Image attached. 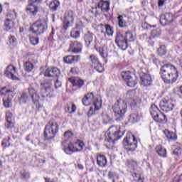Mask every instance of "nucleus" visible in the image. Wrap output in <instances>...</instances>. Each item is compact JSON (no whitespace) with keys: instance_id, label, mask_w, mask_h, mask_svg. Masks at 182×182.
Instances as JSON below:
<instances>
[{"instance_id":"nucleus-15","label":"nucleus","mask_w":182,"mask_h":182,"mask_svg":"<svg viewBox=\"0 0 182 182\" xmlns=\"http://www.w3.org/2000/svg\"><path fill=\"white\" fill-rule=\"evenodd\" d=\"M69 46L68 52H73V53H80L83 49V45L77 41H70Z\"/></svg>"},{"instance_id":"nucleus-2","label":"nucleus","mask_w":182,"mask_h":182,"mask_svg":"<svg viewBox=\"0 0 182 182\" xmlns=\"http://www.w3.org/2000/svg\"><path fill=\"white\" fill-rule=\"evenodd\" d=\"M123 133L120 132V127L112 126L109 128L105 135V144L108 148L112 147L114 141L122 139Z\"/></svg>"},{"instance_id":"nucleus-43","label":"nucleus","mask_w":182,"mask_h":182,"mask_svg":"<svg viewBox=\"0 0 182 182\" xmlns=\"http://www.w3.org/2000/svg\"><path fill=\"white\" fill-rule=\"evenodd\" d=\"M102 26H104V28H105V33H107L108 36H113V28H112V26H110V25L106 24L105 26L102 25Z\"/></svg>"},{"instance_id":"nucleus-42","label":"nucleus","mask_w":182,"mask_h":182,"mask_svg":"<svg viewBox=\"0 0 182 182\" xmlns=\"http://www.w3.org/2000/svg\"><path fill=\"white\" fill-rule=\"evenodd\" d=\"M117 19L119 28H126V26H127V23L126 22V21H124L123 16L119 15Z\"/></svg>"},{"instance_id":"nucleus-30","label":"nucleus","mask_w":182,"mask_h":182,"mask_svg":"<svg viewBox=\"0 0 182 182\" xmlns=\"http://www.w3.org/2000/svg\"><path fill=\"white\" fill-rule=\"evenodd\" d=\"M125 82L129 87H134L137 85V77L132 75Z\"/></svg>"},{"instance_id":"nucleus-10","label":"nucleus","mask_w":182,"mask_h":182,"mask_svg":"<svg viewBox=\"0 0 182 182\" xmlns=\"http://www.w3.org/2000/svg\"><path fill=\"white\" fill-rule=\"evenodd\" d=\"M4 75L9 79H11V80H19V77H18V73L16 72V68L12 65H9L6 67Z\"/></svg>"},{"instance_id":"nucleus-51","label":"nucleus","mask_w":182,"mask_h":182,"mask_svg":"<svg viewBox=\"0 0 182 182\" xmlns=\"http://www.w3.org/2000/svg\"><path fill=\"white\" fill-rule=\"evenodd\" d=\"M99 53L102 58H107V51L103 48H99Z\"/></svg>"},{"instance_id":"nucleus-12","label":"nucleus","mask_w":182,"mask_h":182,"mask_svg":"<svg viewBox=\"0 0 182 182\" xmlns=\"http://www.w3.org/2000/svg\"><path fill=\"white\" fill-rule=\"evenodd\" d=\"M90 60H91V66L97 70L99 73L105 71V68L102 67V64L99 62V58L93 54L90 55Z\"/></svg>"},{"instance_id":"nucleus-44","label":"nucleus","mask_w":182,"mask_h":182,"mask_svg":"<svg viewBox=\"0 0 182 182\" xmlns=\"http://www.w3.org/2000/svg\"><path fill=\"white\" fill-rule=\"evenodd\" d=\"M70 36H71V38H73L74 39H77V38H80V31H79L77 29H74V30L71 31Z\"/></svg>"},{"instance_id":"nucleus-8","label":"nucleus","mask_w":182,"mask_h":182,"mask_svg":"<svg viewBox=\"0 0 182 182\" xmlns=\"http://www.w3.org/2000/svg\"><path fill=\"white\" fill-rule=\"evenodd\" d=\"M75 12L72 10H69L65 12V20H64V25L63 28L65 31H67L69 26H72L73 24V21H75Z\"/></svg>"},{"instance_id":"nucleus-61","label":"nucleus","mask_w":182,"mask_h":182,"mask_svg":"<svg viewBox=\"0 0 182 182\" xmlns=\"http://www.w3.org/2000/svg\"><path fill=\"white\" fill-rule=\"evenodd\" d=\"M62 86V82L59 81V80H56L55 82V89H58V87H60Z\"/></svg>"},{"instance_id":"nucleus-28","label":"nucleus","mask_w":182,"mask_h":182,"mask_svg":"<svg viewBox=\"0 0 182 182\" xmlns=\"http://www.w3.org/2000/svg\"><path fill=\"white\" fill-rule=\"evenodd\" d=\"M6 122L5 123V126L7 129H12L14 127V122H12V113L7 112L6 114Z\"/></svg>"},{"instance_id":"nucleus-1","label":"nucleus","mask_w":182,"mask_h":182,"mask_svg":"<svg viewBox=\"0 0 182 182\" xmlns=\"http://www.w3.org/2000/svg\"><path fill=\"white\" fill-rule=\"evenodd\" d=\"M161 77L165 83H174L178 77L177 68L171 64H165L161 68Z\"/></svg>"},{"instance_id":"nucleus-47","label":"nucleus","mask_w":182,"mask_h":182,"mask_svg":"<svg viewBox=\"0 0 182 182\" xmlns=\"http://www.w3.org/2000/svg\"><path fill=\"white\" fill-rule=\"evenodd\" d=\"M68 112L70 113H75V112H76V105L73 103L68 105Z\"/></svg>"},{"instance_id":"nucleus-11","label":"nucleus","mask_w":182,"mask_h":182,"mask_svg":"<svg viewBox=\"0 0 182 182\" xmlns=\"http://www.w3.org/2000/svg\"><path fill=\"white\" fill-rule=\"evenodd\" d=\"M43 0H29L27 6V11H29L32 15H36L39 12L38 4H41Z\"/></svg>"},{"instance_id":"nucleus-55","label":"nucleus","mask_w":182,"mask_h":182,"mask_svg":"<svg viewBox=\"0 0 182 182\" xmlns=\"http://www.w3.org/2000/svg\"><path fill=\"white\" fill-rule=\"evenodd\" d=\"M182 151V148L181 146H177L176 148L174 149L173 153L175 154V156H180L181 154Z\"/></svg>"},{"instance_id":"nucleus-23","label":"nucleus","mask_w":182,"mask_h":182,"mask_svg":"<svg viewBox=\"0 0 182 182\" xmlns=\"http://www.w3.org/2000/svg\"><path fill=\"white\" fill-rule=\"evenodd\" d=\"M160 23L163 26L171 23L173 22V15L166 14V15H161L160 18Z\"/></svg>"},{"instance_id":"nucleus-50","label":"nucleus","mask_w":182,"mask_h":182,"mask_svg":"<svg viewBox=\"0 0 182 182\" xmlns=\"http://www.w3.org/2000/svg\"><path fill=\"white\" fill-rule=\"evenodd\" d=\"M132 177L134 178L135 181L143 182V178H141V176H140V174L133 173H132Z\"/></svg>"},{"instance_id":"nucleus-13","label":"nucleus","mask_w":182,"mask_h":182,"mask_svg":"<svg viewBox=\"0 0 182 182\" xmlns=\"http://www.w3.org/2000/svg\"><path fill=\"white\" fill-rule=\"evenodd\" d=\"M115 43L122 50H126L127 49V41H126V38L123 34L117 33Z\"/></svg>"},{"instance_id":"nucleus-20","label":"nucleus","mask_w":182,"mask_h":182,"mask_svg":"<svg viewBox=\"0 0 182 182\" xmlns=\"http://www.w3.org/2000/svg\"><path fill=\"white\" fill-rule=\"evenodd\" d=\"M96 99L97 98L95 97L93 92H90L85 95V96L82 98V102L84 106H89V105L93 103L95 100L96 101Z\"/></svg>"},{"instance_id":"nucleus-26","label":"nucleus","mask_w":182,"mask_h":182,"mask_svg":"<svg viewBox=\"0 0 182 182\" xmlns=\"http://www.w3.org/2000/svg\"><path fill=\"white\" fill-rule=\"evenodd\" d=\"M153 119L157 123H161L162 124L167 123V117L161 111L156 116L154 117Z\"/></svg>"},{"instance_id":"nucleus-5","label":"nucleus","mask_w":182,"mask_h":182,"mask_svg":"<svg viewBox=\"0 0 182 182\" xmlns=\"http://www.w3.org/2000/svg\"><path fill=\"white\" fill-rule=\"evenodd\" d=\"M123 144L127 151H134L137 149V139L132 133H127L124 139Z\"/></svg>"},{"instance_id":"nucleus-34","label":"nucleus","mask_w":182,"mask_h":182,"mask_svg":"<svg viewBox=\"0 0 182 182\" xmlns=\"http://www.w3.org/2000/svg\"><path fill=\"white\" fill-rule=\"evenodd\" d=\"M107 177L112 182H117L119 178V175L113 171H109L108 172Z\"/></svg>"},{"instance_id":"nucleus-25","label":"nucleus","mask_w":182,"mask_h":182,"mask_svg":"<svg viewBox=\"0 0 182 182\" xmlns=\"http://www.w3.org/2000/svg\"><path fill=\"white\" fill-rule=\"evenodd\" d=\"M80 60V55H67L63 58L65 63L72 64L79 62Z\"/></svg>"},{"instance_id":"nucleus-16","label":"nucleus","mask_w":182,"mask_h":182,"mask_svg":"<svg viewBox=\"0 0 182 182\" xmlns=\"http://www.w3.org/2000/svg\"><path fill=\"white\" fill-rule=\"evenodd\" d=\"M101 9V12L102 14H106V12H109L110 11V1H103L100 0L97 6H95V9Z\"/></svg>"},{"instance_id":"nucleus-14","label":"nucleus","mask_w":182,"mask_h":182,"mask_svg":"<svg viewBox=\"0 0 182 182\" xmlns=\"http://www.w3.org/2000/svg\"><path fill=\"white\" fill-rule=\"evenodd\" d=\"M102 98L98 97L96 100L93 101V107H91L88 111V117H92L95 114L97 110H99L102 107Z\"/></svg>"},{"instance_id":"nucleus-45","label":"nucleus","mask_w":182,"mask_h":182,"mask_svg":"<svg viewBox=\"0 0 182 182\" xmlns=\"http://www.w3.org/2000/svg\"><path fill=\"white\" fill-rule=\"evenodd\" d=\"M121 76L122 79L126 82L131 76H133V75H132L130 71H124L121 73Z\"/></svg>"},{"instance_id":"nucleus-29","label":"nucleus","mask_w":182,"mask_h":182,"mask_svg":"<svg viewBox=\"0 0 182 182\" xmlns=\"http://www.w3.org/2000/svg\"><path fill=\"white\" fill-rule=\"evenodd\" d=\"M15 95L11 94V96H9L7 98L3 100V105L6 109L12 107V99Z\"/></svg>"},{"instance_id":"nucleus-57","label":"nucleus","mask_w":182,"mask_h":182,"mask_svg":"<svg viewBox=\"0 0 182 182\" xmlns=\"http://www.w3.org/2000/svg\"><path fill=\"white\" fill-rule=\"evenodd\" d=\"M72 136H73V134H72V132L70 131H67L64 133V137L65 139H70V137H72Z\"/></svg>"},{"instance_id":"nucleus-62","label":"nucleus","mask_w":182,"mask_h":182,"mask_svg":"<svg viewBox=\"0 0 182 182\" xmlns=\"http://www.w3.org/2000/svg\"><path fill=\"white\" fill-rule=\"evenodd\" d=\"M53 35H55V29L52 28V31L50 34V36H49V40L50 41H52V39H53Z\"/></svg>"},{"instance_id":"nucleus-38","label":"nucleus","mask_w":182,"mask_h":182,"mask_svg":"<svg viewBox=\"0 0 182 182\" xmlns=\"http://www.w3.org/2000/svg\"><path fill=\"white\" fill-rule=\"evenodd\" d=\"M74 144L77 152L82 151L83 150V147H85V142L81 140L77 141Z\"/></svg>"},{"instance_id":"nucleus-33","label":"nucleus","mask_w":182,"mask_h":182,"mask_svg":"<svg viewBox=\"0 0 182 182\" xmlns=\"http://www.w3.org/2000/svg\"><path fill=\"white\" fill-rule=\"evenodd\" d=\"M4 26L6 31H14L15 29V23L12 20L6 19Z\"/></svg>"},{"instance_id":"nucleus-9","label":"nucleus","mask_w":182,"mask_h":182,"mask_svg":"<svg viewBox=\"0 0 182 182\" xmlns=\"http://www.w3.org/2000/svg\"><path fill=\"white\" fill-rule=\"evenodd\" d=\"M52 84L49 82L41 83V96L42 97H52L53 96V90L51 89Z\"/></svg>"},{"instance_id":"nucleus-21","label":"nucleus","mask_w":182,"mask_h":182,"mask_svg":"<svg viewBox=\"0 0 182 182\" xmlns=\"http://www.w3.org/2000/svg\"><path fill=\"white\" fill-rule=\"evenodd\" d=\"M16 90V86L15 85H6L5 87L0 88V96H4L6 93H12L14 94V92Z\"/></svg>"},{"instance_id":"nucleus-56","label":"nucleus","mask_w":182,"mask_h":182,"mask_svg":"<svg viewBox=\"0 0 182 182\" xmlns=\"http://www.w3.org/2000/svg\"><path fill=\"white\" fill-rule=\"evenodd\" d=\"M9 45H16V38L14 36H10L9 38Z\"/></svg>"},{"instance_id":"nucleus-37","label":"nucleus","mask_w":182,"mask_h":182,"mask_svg":"<svg viewBox=\"0 0 182 182\" xmlns=\"http://www.w3.org/2000/svg\"><path fill=\"white\" fill-rule=\"evenodd\" d=\"M60 5V2H59V1L54 0L50 2V4L49 5V8H50V11H52V12H55V11H56L58 9V8H59Z\"/></svg>"},{"instance_id":"nucleus-31","label":"nucleus","mask_w":182,"mask_h":182,"mask_svg":"<svg viewBox=\"0 0 182 182\" xmlns=\"http://www.w3.org/2000/svg\"><path fill=\"white\" fill-rule=\"evenodd\" d=\"M156 152L160 157H167V151L161 145L156 147Z\"/></svg>"},{"instance_id":"nucleus-60","label":"nucleus","mask_w":182,"mask_h":182,"mask_svg":"<svg viewBox=\"0 0 182 182\" xmlns=\"http://www.w3.org/2000/svg\"><path fill=\"white\" fill-rule=\"evenodd\" d=\"M129 166L131 167H133V168H136V167H137V161H136L134 160H131L129 161Z\"/></svg>"},{"instance_id":"nucleus-4","label":"nucleus","mask_w":182,"mask_h":182,"mask_svg":"<svg viewBox=\"0 0 182 182\" xmlns=\"http://www.w3.org/2000/svg\"><path fill=\"white\" fill-rule=\"evenodd\" d=\"M59 132V124L55 119H50L46 125L44 131V137L48 140L53 139Z\"/></svg>"},{"instance_id":"nucleus-52","label":"nucleus","mask_w":182,"mask_h":182,"mask_svg":"<svg viewBox=\"0 0 182 182\" xmlns=\"http://www.w3.org/2000/svg\"><path fill=\"white\" fill-rule=\"evenodd\" d=\"M28 100V95L26 93H23L19 98L20 103H26Z\"/></svg>"},{"instance_id":"nucleus-53","label":"nucleus","mask_w":182,"mask_h":182,"mask_svg":"<svg viewBox=\"0 0 182 182\" xmlns=\"http://www.w3.org/2000/svg\"><path fill=\"white\" fill-rule=\"evenodd\" d=\"M102 117L103 123H105V124H107V123L110 122V117H109L107 114H102Z\"/></svg>"},{"instance_id":"nucleus-22","label":"nucleus","mask_w":182,"mask_h":182,"mask_svg":"<svg viewBox=\"0 0 182 182\" xmlns=\"http://www.w3.org/2000/svg\"><path fill=\"white\" fill-rule=\"evenodd\" d=\"M65 144H66V141H63L62 143V146H63V150L65 151V153H66V154H72V153H76V148L75 146V144L73 143H70L68 144V146H65Z\"/></svg>"},{"instance_id":"nucleus-18","label":"nucleus","mask_w":182,"mask_h":182,"mask_svg":"<svg viewBox=\"0 0 182 182\" xmlns=\"http://www.w3.org/2000/svg\"><path fill=\"white\" fill-rule=\"evenodd\" d=\"M153 80L149 74H144L141 76V86H151Z\"/></svg>"},{"instance_id":"nucleus-54","label":"nucleus","mask_w":182,"mask_h":182,"mask_svg":"<svg viewBox=\"0 0 182 182\" xmlns=\"http://www.w3.org/2000/svg\"><path fill=\"white\" fill-rule=\"evenodd\" d=\"M30 42L31 45H33V46H35L36 45H38V43H39V38L36 37H30Z\"/></svg>"},{"instance_id":"nucleus-27","label":"nucleus","mask_w":182,"mask_h":182,"mask_svg":"<svg viewBox=\"0 0 182 182\" xmlns=\"http://www.w3.org/2000/svg\"><path fill=\"white\" fill-rule=\"evenodd\" d=\"M69 82L72 83L73 86H75L80 89L85 85V81L80 78L70 77L68 79Z\"/></svg>"},{"instance_id":"nucleus-40","label":"nucleus","mask_w":182,"mask_h":182,"mask_svg":"<svg viewBox=\"0 0 182 182\" xmlns=\"http://www.w3.org/2000/svg\"><path fill=\"white\" fill-rule=\"evenodd\" d=\"M139 120H140V117L137 112H134L130 114L129 122H131V123H137Z\"/></svg>"},{"instance_id":"nucleus-32","label":"nucleus","mask_w":182,"mask_h":182,"mask_svg":"<svg viewBox=\"0 0 182 182\" xmlns=\"http://www.w3.org/2000/svg\"><path fill=\"white\" fill-rule=\"evenodd\" d=\"M84 41L86 43V46H89V45L93 42V33L89 31L85 33L84 36Z\"/></svg>"},{"instance_id":"nucleus-39","label":"nucleus","mask_w":182,"mask_h":182,"mask_svg":"<svg viewBox=\"0 0 182 182\" xmlns=\"http://www.w3.org/2000/svg\"><path fill=\"white\" fill-rule=\"evenodd\" d=\"M125 41L127 42H134L136 38L133 36V33L130 31H127L124 35Z\"/></svg>"},{"instance_id":"nucleus-35","label":"nucleus","mask_w":182,"mask_h":182,"mask_svg":"<svg viewBox=\"0 0 182 182\" xmlns=\"http://www.w3.org/2000/svg\"><path fill=\"white\" fill-rule=\"evenodd\" d=\"M164 133L169 140H177V135L174 132L165 129Z\"/></svg>"},{"instance_id":"nucleus-36","label":"nucleus","mask_w":182,"mask_h":182,"mask_svg":"<svg viewBox=\"0 0 182 182\" xmlns=\"http://www.w3.org/2000/svg\"><path fill=\"white\" fill-rule=\"evenodd\" d=\"M149 112H150L151 117L154 118L159 114V112H161V111H160V109H159V107H157V105L153 104L151 105Z\"/></svg>"},{"instance_id":"nucleus-59","label":"nucleus","mask_w":182,"mask_h":182,"mask_svg":"<svg viewBox=\"0 0 182 182\" xmlns=\"http://www.w3.org/2000/svg\"><path fill=\"white\" fill-rule=\"evenodd\" d=\"M70 73H73L74 75H77V73H79V68L77 67L72 68L70 70Z\"/></svg>"},{"instance_id":"nucleus-48","label":"nucleus","mask_w":182,"mask_h":182,"mask_svg":"<svg viewBox=\"0 0 182 182\" xmlns=\"http://www.w3.org/2000/svg\"><path fill=\"white\" fill-rule=\"evenodd\" d=\"M9 140H11L10 137H9L8 139H5L2 141L1 146L4 147V149H6V147H9V146H11Z\"/></svg>"},{"instance_id":"nucleus-49","label":"nucleus","mask_w":182,"mask_h":182,"mask_svg":"<svg viewBox=\"0 0 182 182\" xmlns=\"http://www.w3.org/2000/svg\"><path fill=\"white\" fill-rule=\"evenodd\" d=\"M165 53H166V46H161L160 48L158 49V55H159V56H164Z\"/></svg>"},{"instance_id":"nucleus-64","label":"nucleus","mask_w":182,"mask_h":182,"mask_svg":"<svg viewBox=\"0 0 182 182\" xmlns=\"http://www.w3.org/2000/svg\"><path fill=\"white\" fill-rule=\"evenodd\" d=\"M78 168H80L81 170L83 168V166L81 164L78 165Z\"/></svg>"},{"instance_id":"nucleus-46","label":"nucleus","mask_w":182,"mask_h":182,"mask_svg":"<svg viewBox=\"0 0 182 182\" xmlns=\"http://www.w3.org/2000/svg\"><path fill=\"white\" fill-rule=\"evenodd\" d=\"M6 19H9V21L16 19V12L15 11V10L9 11Z\"/></svg>"},{"instance_id":"nucleus-6","label":"nucleus","mask_w":182,"mask_h":182,"mask_svg":"<svg viewBox=\"0 0 182 182\" xmlns=\"http://www.w3.org/2000/svg\"><path fill=\"white\" fill-rule=\"evenodd\" d=\"M46 29H48V21L46 20L36 21L30 28V31L36 35L43 33Z\"/></svg>"},{"instance_id":"nucleus-7","label":"nucleus","mask_w":182,"mask_h":182,"mask_svg":"<svg viewBox=\"0 0 182 182\" xmlns=\"http://www.w3.org/2000/svg\"><path fill=\"white\" fill-rule=\"evenodd\" d=\"M159 106L161 110L165 112V113H168V112H171L173 109H174L173 100L166 97L161 100Z\"/></svg>"},{"instance_id":"nucleus-58","label":"nucleus","mask_w":182,"mask_h":182,"mask_svg":"<svg viewBox=\"0 0 182 182\" xmlns=\"http://www.w3.org/2000/svg\"><path fill=\"white\" fill-rule=\"evenodd\" d=\"M21 174L23 178H29V172H27L26 171H21Z\"/></svg>"},{"instance_id":"nucleus-24","label":"nucleus","mask_w":182,"mask_h":182,"mask_svg":"<svg viewBox=\"0 0 182 182\" xmlns=\"http://www.w3.org/2000/svg\"><path fill=\"white\" fill-rule=\"evenodd\" d=\"M97 164L99 167H106L107 166V159L106 156L100 154L97 156Z\"/></svg>"},{"instance_id":"nucleus-17","label":"nucleus","mask_w":182,"mask_h":182,"mask_svg":"<svg viewBox=\"0 0 182 182\" xmlns=\"http://www.w3.org/2000/svg\"><path fill=\"white\" fill-rule=\"evenodd\" d=\"M28 90L33 102L36 103V102H39V99H41V97L39 96V95H38V88L34 87H28Z\"/></svg>"},{"instance_id":"nucleus-41","label":"nucleus","mask_w":182,"mask_h":182,"mask_svg":"<svg viewBox=\"0 0 182 182\" xmlns=\"http://www.w3.org/2000/svg\"><path fill=\"white\" fill-rule=\"evenodd\" d=\"M23 68L26 72H32V70H33V64L29 61L26 62L23 65Z\"/></svg>"},{"instance_id":"nucleus-3","label":"nucleus","mask_w":182,"mask_h":182,"mask_svg":"<svg viewBox=\"0 0 182 182\" xmlns=\"http://www.w3.org/2000/svg\"><path fill=\"white\" fill-rule=\"evenodd\" d=\"M116 122H122L127 112V103L122 99L117 100L112 107Z\"/></svg>"},{"instance_id":"nucleus-63","label":"nucleus","mask_w":182,"mask_h":182,"mask_svg":"<svg viewBox=\"0 0 182 182\" xmlns=\"http://www.w3.org/2000/svg\"><path fill=\"white\" fill-rule=\"evenodd\" d=\"M164 2H166V0H159L158 2L159 6H163L164 5Z\"/></svg>"},{"instance_id":"nucleus-19","label":"nucleus","mask_w":182,"mask_h":182,"mask_svg":"<svg viewBox=\"0 0 182 182\" xmlns=\"http://www.w3.org/2000/svg\"><path fill=\"white\" fill-rule=\"evenodd\" d=\"M60 71L58 68H48L45 71L44 76L46 77H55V76H59Z\"/></svg>"}]
</instances>
